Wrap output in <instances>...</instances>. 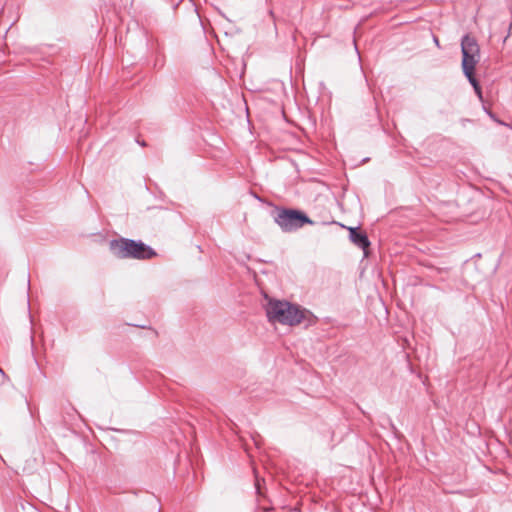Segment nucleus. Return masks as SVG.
Masks as SVG:
<instances>
[{"label": "nucleus", "mask_w": 512, "mask_h": 512, "mask_svg": "<svg viewBox=\"0 0 512 512\" xmlns=\"http://www.w3.org/2000/svg\"><path fill=\"white\" fill-rule=\"evenodd\" d=\"M266 316L271 324L287 326L299 325L306 315V310L285 300L267 298L264 305Z\"/></svg>", "instance_id": "obj_1"}, {"label": "nucleus", "mask_w": 512, "mask_h": 512, "mask_svg": "<svg viewBox=\"0 0 512 512\" xmlns=\"http://www.w3.org/2000/svg\"><path fill=\"white\" fill-rule=\"evenodd\" d=\"M109 247L112 254L121 259H150L156 255L155 251L143 242L126 238L110 241Z\"/></svg>", "instance_id": "obj_2"}, {"label": "nucleus", "mask_w": 512, "mask_h": 512, "mask_svg": "<svg viewBox=\"0 0 512 512\" xmlns=\"http://www.w3.org/2000/svg\"><path fill=\"white\" fill-rule=\"evenodd\" d=\"M462 70L465 76L475 72L480 61V48L474 37L465 35L461 40Z\"/></svg>", "instance_id": "obj_3"}, {"label": "nucleus", "mask_w": 512, "mask_h": 512, "mask_svg": "<svg viewBox=\"0 0 512 512\" xmlns=\"http://www.w3.org/2000/svg\"><path fill=\"white\" fill-rule=\"evenodd\" d=\"M275 222L284 232H292L302 228L305 224H312V220L303 212L294 209H282L275 217Z\"/></svg>", "instance_id": "obj_4"}, {"label": "nucleus", "mask_w": 512, "mask_h": 512, "mask_svg": "<svg viewBox=\"0 0 512 512\" xmlns=\"http://www.w3.org/2000/svg\"><path fill=\"white\" fill-rule=\"evenodd\" d=\"M349 238L353 244L358 246L359 248L365 250L369 247L370 242L365 233L361 232L359 228H349Z\"/></svg>", "instance_id": "obj_5"}, {"label": "nucleus", "mask_w": 512, "mask_h": 512, "mask_svg": "<svg viewBox=\"0 0 512 512\" xmlns=\"http://www.w3.org/2000/svg\"><path fill=\"white\" fill-rule=\"evenodd\" d=\"M468 81L470 82V84L473 86L474 88V91L476 93V95L478 96V98L480 100H482V90H481V87L478 83V81L476 80L475 76H474V73H471L470 76H466Z\"/></svg>", "instance_id": "obj_6"}, {"label": "nucleus", "mask_w": 512, "mask_h": 512, "mask_svg": "<svg viewBox=\"0 0 512 512\" xmlns=\"http://www.w3.org/2000/svg\"><path fill=\"white\" fill-rule=\"evenodd\" d=\"M0 372H3L1 368H0Z\"/></svg>", "instance_id": "obj_7"}]
</instances>
